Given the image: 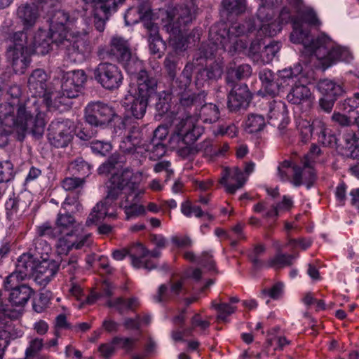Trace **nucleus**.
<instances>
[{
    "label": "nucleus",
    "mask_w": 359,
    "mask_h": 359,
    "mask_svg": "<svg viewBox=\"0 0 359 359\" xmlns=\"http://www.w3.org/2000/svg\"><path fill=\"white\" fill-rule=\"evenodd\" d=\"M266 123L263 116L259 114H250L245 123V129L250 133H255L263 130Z\"/></svg>",
    "instance_id": "ea45409f"
},
{
    "label": "nucleus",
    "mask_w": 359,
    "mask_h": 359,
    "mask_svg": "<svg viewBox=\"0 0 359 359\" xmlns=\"http://www.w3.org/2000/svg\"><path fill=\"white\" fill-rule=\"evenodd\" d=\"M222 176L219 180L229 194H234L238 189H241L247 181L248 177L238 167L232 168H226L222 171Z\"/></svg>",
    "instance_id": "aec40b11"
},
{
    "label": "nucleus",
    "mask_w": 359,
    "mask_h": 359,
    "mask_svg": "<svg viewBox=\"0 0 359 359\" xmlns=\"http://www.w3.org/2000/svg\"><path fill=\"white\" fill-rule=\"evenodd\" d=\"M114 109L100 102H91L86 107V120L92 126H102L112 120Z\"/></svg>",
    "instance_id": "f3484780"
},
{
    "label": "nucleus",
    "mask_w": 359,
    "mask_h": 359,
    "mask_svg": "<svg viewBox=\"0 0 359 359\" xmlns=\"http://www.w3.org/2000/svg\"><path fill=\"white\" fill-rule=\"evenodd\" d=\"M200 118L204 122L212 123L219 118V110L217 105L208 103L201 107L199 112Z\"/></svg>",
    "instance_id": "f704fd0d"
},
{
    "label": "nucleus",
    "mask_w": 359,
    "mask_h": 359,
    "mask_svg": "<svg viewBox=\"0 0 359 359\" xmlns=\"http://www.w3.org/2000/svg\"><path fill=\"white\" fill-rule=\"evenodd\" d=\"M123 161L119 154H114L99 167L100 174L112 173V176L107 197L93 208L86 225L97 224L105 217L114 218L116 213L114 201L118 198H121L119 204L124 210L126 219H134L147 214L145 206L134 201L140 194H144V191L138 190L137 184L130 181L133 175L132 171L125 169L120 172L118 170Z\"/></svg>",
    "instance_id": "f03ea898"
},
{
    "label": "nucleus",
    "mask_w": 359,
    "mask_h": 359,
    "mask_svg": "<svg viewBox=\"0 0 359 359\" xmlns=\"http://www.w3.org/2000/svg\"><path fill=\"white\" fill-rule=\"evenodd\" d=\"M318 89L320 93L326 97L337 98L344 93L341 84L329 79H323L318 82Z\"/></svg>",
    "instance_id": "7c9ffc66"
},
{
    "label": "nucleus",
    "mask_w": 359,
    "mask_h": 359,
    "mask_svg": "<svg viewBox=\"0 0 359 359\" xmlns=\"http://www.w3.org/2000/svg\"><path fill=\"white\" fill-rule=\"evenodd\" d=\"M83 184V180L76 177H67L62 183V187L67 191L74 190Z\"/></svg>",
    "instance_id": "052dcab7"
},
{
    "label": "nucleus",
    "mask_w": 359,
    "mask_h": 359,
    "mask_svg": "<svg viewBox=\"0 0 359 359\" xmlns=\"http://www.w3.org/2000/svg\"><path fill=\"white\" fill-rule=\"evenodd\" d=\"M297 168L298 166L294 165L290 161L285 160L278 167V176L280 180L287 181L292 175H294Z\"/></svg>",
    "instance_id": "a18cd8bd"
},
{
    "label": "nucleus",
    "mask_w": 359,
    "mask_h": 359,
    "mask_svg": "<svg viewBox=\"0 0 359 359\" xmlns=\"http://www.w3.org/2000/svg\"><path fill=\"white\" fill-rule=\"evenodd\" d=\"M259 4L257 11L258 19L264 20L267 15L273 16V8L278 6L283 0H257Z\"/></svg>",
    "instance_id": "e433bc0d"
},
{
    "label": "nucleus",
    "mask_w": 359,
    "mask_h": 359,
    "mask_svg": "<svg viewBox=\"0 0 359 359\" xmlns=\"http://www.w3.org/2000/svg\"><path fill=\"white\" fill-rule=\"evenodd\" d=\"M91 7L93 8L94 11V16L95 18L97 19L96 21H95V26L96 29L102 32L104 29V18H107V14L110 12H107L104 13L101 9H95V8L93 6V4H90Z\"/></svg>",
    "instance_id": "6e6d98bb"
},
{
    "label": "nucleus",
    "mask_w": 359,
    "mask_h": 359,
    "mask_svg": "<svg viewBox=\"0 0 359 359\" xmlns=\"http://www.w3.org/2000/svg\"><path fill=\"white\" fill-rule=\"evenodd\" d=\"M34 252L32 255L37 260L49 259L51 252L50 245L42 238H37L34 240Z\"/></svg>",
    "instance_id": "4c0bfd02"
},
{
    "label": "nucleus",
    "mask_w": 359,
    "mask_h": 359,
    "mask_svg": "<svg viewBox=\"0 0 359 359\" xmlns=\"http://www.w3.org/2000/svg\"><path fill=\"white\" fill-rule=\"evenodd\" d=\"M266 110V116L270 124L276 125V122L280 121L278 127L282 128L288 124L287 109L285 102L280 100L269 102Z\"/></svg>",
    "instance_id": "4be33fe9"
},
{
    "label": "nucleus",
    "mask_w": 359,
    "mask_h": 359,
    "mask_svg": "<svg viewBox=\"0 0 359 359\" xmlns=\"http://www.w3.org/2000/svg\"><path fill=\"white\" fill-rule=\"evenodd\" d=\"M149 20L147 19L144 22V27L148 34V41L156 39V38H161L158 33V26Z\"/></svg>",
    "instance_id": "13d9d810"
},
{
    "label": "nucleus",
    "mask_w": 359,
    "mask_h": 359,
    "mask_svg": "<svg viewBox=\"0 0 359 359\" xmlns=\"http://www.w3.org/2000/svg\"><path fill=\"white\" fill-rule=\"evenodd\" d=\"M302 67L297 65L293 69H284L278 72V85L285 86L293 83V86L287 95V100L292 104L310 105L314 97L310 88L302 81Z\"/></svg>",
    "instance_id": "6e6552de"
},
{
    "label": "nucleus",
    "mask_w": 359,
    "mask_h": 359,
    "mask_svg": "<svg viewBox=\"0 0 359 359\" xmlns=\"http://www.w3.org/2000/svg\"><path fill=\"white\" fill-rule=\"evenodd\" d=\"M87 33L86 31L81 33L78 32L65 33L64 36L55 43L65 50L71 60L81 61L91 52V47L87 39Z\"/></svg>",
    "instance_id": "9b49d317"
},
{
    "label": "nucleus",
    "mask_w": 359,
    "mask_h": 359,
    "mask_svg": "<svg viewBox=\"0 0 359 359\" xmlns=\"http://www.w3.org/2000/svg\"><path fill=\"white\" fill-rule=\"evenodd\" d=\"M293 206V200L288 196H284L282 201L266 211L264 216L267 218H275L282 212L289 211Z\"/></svg>",
    "instance_id": "c9c22d12"
},
{
    "label": "nucleus",
    "mask_w": 359,
    "mask_h": 359,
    "mask_svg": "<svg viewBox=\"0 0 359 359\" xmlns=\"http://www.w3.org/2000/svg\"><path fill=\"white\" fill-rule=\"evenodd\" d=\"M250 100V92L247 86L234 87L228 97V107L231 111H236L247 105Z\"/></svg>",
    "instance_id": "cd10ccee"
},
{
    "label": "nucleus",
    "mask_w": 359,
    "mask_h": 359,
    "mask_svg": "<svg viewBox=\"0 0 359 359\" xmlns=\"http://www.w3.org/2000/svg\"><path fill=\"white\" fill-rule=\"evenodd\" d=\"M101 292H92L86 298L88 304H93L102 297H109L112 295L114 287L108 280H104L100 285Z\"/></svg>",
    "instance_id": "c03bdc74"
},
{
    "label": "nucleus",
    "mask_w": 359,
    "mask_h": 359,
    "mask_svg": "<svg viewBox=\"0 0 359 359\" xmlns=\"http://www.w3.org/2000/svg\"><path fill=\"white\" fill-rule=\"evenodd\" d=\"M36 262V259L30 253H25L20 256L15 271L6 278V287H8V285L13 286L33 273Z\"/></svg>",
    "instance_id": "a211bd4d"
},
{
    "label": "nucleus",
    "mask_w": 359,
    "mask_h": 359,
    "mask_svg": "<svg viewBox=\"0 0 359 359\" xmlns=\"http://www.w3.org/2000/svg\"><path fill=\"white\" fill-rule=\"evenodd\" d=\"M220 26L224 28L222 33L218 32L217 26H213L210 30V43L212 46L210 50L204 52L205 57L214 55L215 52L219 48L228 50L231 55L247 52V42L243 39H238L239 36L246 31L244 25L235 23L228 30L225 29L224 24Z\"/></svg>",
    "instance_id": "423d86ee"
},
{
    "label": "nucleus",
    "mask_w": 359,
    "mask_h": 359,
    "mask_svg": "<svg viewBox=\"0 0 359 359\" xmlns=\"http://www.w3.org/2000/svg\"><path fill=\"white\" fill-rule=\"evenodd\" d=\"M90 148L94 153L105 156L111 151V144L109 142L93 140L90 142Z\"/></svg>",
    "instance_id": "3c124183"
},
{
    "label": "nucleus",
    "mask_w": 359,
    "mask_h": 359,
    "mask_svg": "<svg viewBox=\"0 0 359 359\" xmlns=\"http://www.w3.org/2000/svg\"><path fill=\"white\" fill-rule=\"evenodd\" d=\"M182 280H177L172 283L169 291L165 285H161L159 287L157 294L154 296V299L157 302H161L169 298L171 295H177L182 290Z\"/></svg>",
    "instance_id": "72a5a7b5"
},
{
    "label": "nucleus",
    "mask_w": 359,
    "mask_h": 359,
    "mask_svg": "<svg viewBox=\"0 0 359 359\" xmlns=\"http://www.w3.org/2000/svg\"><path fill=\"white\" fill-rule=\"evenodd\" d=\"M214 306L217 310L218 318L224 320L226 318L235 311L236 307L228 303H221L215 304Z\"/></svg>",
    "instance_id": "864d4df0"
},
{
    "label": "nucleus",
    "mask_w": 359,
    "mask_h": 359,
    "mask_svg": "<svg viewBox=\"0 0 359 359\" xmlns=\"http://www.w3.org/2000/svg\"><path fill=\"white\" fill-rule=\"evenodd\" d=\"M11 42L7 50V57L17 74L25 72L30 63L32 53L44 55L50 50V39L42 31L36 33L30 39L27 32H15L11 37Z\"/></svg>",
    "instance_id": "39448f33"
},
{
    "label": "nucleus",
    "mask_w": 359,
    "mask_h": 359,
    "mask_svg": "<svg viewBox=\"0 0 359 359\" xmlns=\"http://www.w3.org/2000/svg\"><path fill=\"white\" fill-rule=\"evenodd\" d=\"M222 69L218 64H215L213 66L203 69L201 72V75L205 74L209 79H216L222 76Z\"/></svg>",
    "instance_id": "680f3d73"
},
{
    "label": "nucleus",
    "mask_w": 359,
    "mask_h": 359,
    "mask_svg": "<svg viewBox=\"0 0 359 359\" xmlns=\"http://www.w3.org/2000/svg\"><path fill=\"white\" fill-rule=\"evenodd\" d=\"M284 285L282 283H276L271 288L263 290L264 294H267L271 298L277 299L280 298L283 293Z\"/></svg>",
    "instance_id": "4d7b16f0"
},
{
    "label": "nucleus",
    "mask_w": 359,
    "mask_h": 359,
    "mask_svg": "<svg viewBox=\"0 0 359 359\" xmlns=\"http://www.w3.org/2000/svg\"><path fill=\"white\" fill-rule=\"evenodd\" d=\"M182 212L187 217L195 216L196 217H201L202 216L206 217L209 219H212V217L208 214L205 213L200 207L192 205L190 202H186L182 205L181 207Z\"/></svg>",
    "instance_id": "49530a36"
},
{
    "label": "nucleus",
    "mask_w": 359,
    "mask_h": 359,
    "mask_svg": "<svg viewBox=\"0 0 359 359\" xmlns=\"http://www.w3.org/2000/svg\"><path fill=\"white\" fill-rule=\"evenodd\" d=\"M222 5L229 13L240 14L245 11L246 0H223Z\"/></svg>",
    "instance_id": "09e8293b"
},
{
    "label": "nucleus",
    "mask_w": 359,
    "mask_h": 359,
    "mask_svg": "<svg viewBox=\"0 0 359 359\" xmlns=\"http://www.w3.org/2000/svg\"><path fill=\"white\" fill-rule=\"evenodd\" d=\"M57 269V264L53 260H39V262H36L33 274L39 284L46 285L56 274Z\"/></svg>",
    "instance_id": "5701e85b"
},
{
    "label": "nucleus",
    "mask_w": 359,
    "mask_h": 359,
    "mask_svg": "<svg viewBox=\"0 0 359 359\" xmlns=\"http://www.w3.org/2000/svg\"><path fill=\"white\" fill-rule=\"evenodd\" d=\"M107 305L109 307L114 308L120 313L129 310V308H128V299H123L121 297L116 298L114 300H108Z\"/></svg>",
    "instance_id": "bf43d9fd"
},
{
    "label": "nucleus",
    "mask_w": 359,
    "mask_h": 359,
    "mask_svg": "<svg viewBox=\"0 0 359 359\" xmlns=\"http://www.w3.org/2000/svg\"><path fill=\"white\" fill-rule=\"evenodd\" d=\"M302 164V168L298 167L297 170L295 171L292 182L296 187L305 184L307 188H310L316 181V173L307 156H304Z\"/></svg>",
    "instance_id": "393cba45"
},
{
    "label": "nucleus",
    "mask_w": 359,
    "mask_h": 359,
    "mask_svg": "<svg viewBox=\"0 0 359 359\" xmlns=\"http://www.w3.org/2000/svg\"><path fill=\"white\" fill-rule=\"evenodd\" d=\"M151 15V6L149 3H144L138 8H130L125 14L124 18L127 25L137 23L140 20L150 19Z\"/></svg>",
    "instance_id": "c85d7f7f"
},
{
    "label": "nucleus",
    "mask_w": 359,
    "mask_h": 359,
    "mask_svg": "<svg viewBox=\"0 0 359 359\" xmlns=\"http://www.w3.org/2000/svg\"><path fill=\"white\" fill-rule=\"evenodd\" d=\"M119 62L123 65L126 71L129 74L133 75L137 74V75L141 71H144L142 69V62L136 57L133 56L131 52L129 53V57L128 58L122 59Z\"/></svg>",
    "instance_id": "a19ab883"
},
{
    "label": "nucleus",
    "mask_w": 359,
    "mask_h": 359,
    "mask_svg": "<svg viewBox=\"0 0 359 359\" xmlns=\"http://www.w3.org/2000/svg\"><path fill=\"white\" fill-rule=\"evenodd\" d=\"M76 22L75 17H72L65 11H56L51 20L50 25V36H49L46 30L39 29V32H45L47 37L50 39V43L58 42L65 35V33H69Z\"/></svg>",
    "instance_id": "4468645a"
},
{
    "label": "nucleus",
    "mask_w": 359,
    "mask_h": 359,
    "mask_svg": "<svg viewBox=\"0 0 359 359\" xmlns=\"http://www.w3.org/2000/svg\"><path fill=\"white\" fill-rule=\"evenodd\" d=\"M18 15L24 26L29 27L36 23L39 13L35 6L24 5L18 8Z\"/></svg>",
    "instance_id": "2f4dec72"
},
{
    "label": "nucleus",
    "mask_w": 359,
    "mask_h": 359,
    "mask_svg": "<svg viewBox=\"0 0 359 359\" xmlns=\"http://www.w3.org/2000/svg\"><path fill=\"white\" fill-rule=\"evenodd\" d=\"M193 19V13L188 7H180L173 11V17L165 25L170 34L169 41L175 50L182 52L188 46V40L185 34L184 27Z\"/></svg>",
    "instance_id": "1a4fd4ad"
},
{
    "label": "nucleus",
    "mask_w": 359,
    "mask_h": 359,
    "mask_svg": "<svg viewBox=\"0 0 359 359\" xmlns=\"http://www.w3.org/2000/svg\"><path fill=\"white\" fill-rule=\"evenodd\" d=\"M17 284L18 283H15L13 286L8 285V287H6L5 286V288L6 290H11L9 294V301L11 304L14 306L22 308L30 299L33 294V291L32 288L27 285L23 284L17 286Z\"/></svg>",
    "instance_id": "bb28decb"
},
{
    "label": "nucleus",
    "mask_w": 359,
    "mask_h": 359,
    "mask_svg": "<svg viewBox=\"0 0 359 359\" xmlns=\"http://www.w3.org/2000/svg\"><path fill=\"white\" fill-rule=\"evenodd\" d=\"M160 256V251L154 249L147 250L142 244H137L130 250V258L132 264L135 268H143L151 270L156 267L154 259Z\"/></svg>",
    "instance_id": "6ab92c4d"
},
{
    "label": "nucleus",
    "mask_w": 359,
    "mask_h": 359,
    "mask_svg": "<svg viewBox=\"0 0 359 359\" xmlns=\"http://www.w3.org/2000/svg\"><path fill=\"white\" fill-rule=\"evenodd\" d=\"M332 121L342 127L349 126L352 123L351 118L346 114L334 111L332 116Z\"/></svg>",
    "instance_id": "0e129e2a"
},
{
    "label": "nucleus",
    "mask_w": 359,
    "mask_h": 359,
    "mask_svg": "<svg viewBox=\"0 0 359 359\" xmlns=\"http://www.w3.org/2000/svg\"><path fill=\"white\" fill-rule=\"evenodd\" d=\"M297 256L278 253L269 260V266L274 269H281L292 264Z\"/></svg>",
    "instance_id": "37998d69"
},
{
    "label": "nucleus",
    "mask_w": 359,
    "mask_h": 359,
    "mask_svg": "<svg viewBox=\"0 0 359 359\" xmlns=\"http://www.w3.org/2000/svg\"><path fill=\"white\" fill-rule=\"evenodd\" d=\"M273 17L267 15V18L259 19L262 22L260 31L266 36L276 35L281 30L282 25L287 23L291 19V15L286 8L282 9L278 18L273 19Z\"/></svg>",
    "instance_id": "412c9836"
},
{
    "label": "nucleus",
    "mask_w": 359,
    "mask_h": 359,
    "mask_svg": "<svg viewBox=\"0 0 359 359\" xmlns=\"http://www.w3.org/2000/svg\"><path fill=\"white\" fill-rule=\"evenodd\" d=\"M73 123L69 120H55L48 127V140L55 147H67L73 137Z\"/></svg>",
    "instance_id": "2eb2a0df"
},
{
    "label": "nucleus",
    "mask_w": 359,
    "mask_h": 359,
    "mask_svg": "<svg viewBox=\"0 0 359 359\" xmlns=\"http://www.w3.org/2000/svg\"><path fill=\"white\" fill-rule=\"evenodd\" d=\"M137 88L133 95L149 101L156 95L157 81L148 75L146 71H141L137 76Z\"/></svg>",
    "instance_id": "b1692460"
},
{
    "label": "nucleus",
    "mask_w": 359,
    "mask_h": 359,
    "mask_svg": "<svg viewBox=\"0 0 359 359\" xmlns=\"http://www.w3.org/2000/svg\"><path fill=\"white\" fill-rule=\"evenodd\" d=\"M67 286L68 287V292L71 296L75 297L77 300H82V297H83V289L74 279L71 278Z\"/></svg>",
    "instance_id": "5fc2aeb1"
},
{
    "label": "nucleus",
    "mask_w": 359,
    "mask_h": 359,
    "mask_svg": "<svg viewBox=\"0 0 359 359\" xmlns=\"http://www.w3.org/2000/svg\"><path fill=\"white\" fill-rule=\"evenodd\" d=\"M167 129L164 127H158L154 131V138L149 143L142 140L141 133L138 128H134L121 143V149L126 153H143V150L149 153V158L154 161L163 156L166 149L162 140L167 135Z\"/></svg>",
    "instance_id": "0eeeda50"
},
{
    "label": "nucleus",
    "mask_w": 359,
    "mask_h": 359,
    "mask_svg": "<svg viewBox=\"0 0 359 359\" xmlns=\"http://www.w3.org/2000/svg\"><path fill=\"white\" fill-rule=\"evenodd\" d=\"M171 126L175 133L187 146L193 144L201 135L202 129L197 126L196 119L191 116L175 117Z\"/></svg>",
    "instance_id": "f8f14e48"
},
{
    "label": "nucleus",
    "mask_w": 359,
    "mask_h": 359,
    "mask_svg": "<svg viewBox=\"0 0 359 359\" xmlns=\"http://www.w3.org/2000/svg\"><path fill=\"white\" fill-rule=\"evenodd\" d=\"M297 128L299 131L301 141L308 142L312 135L318 137V141L327 147H334L337 144L336 135L329 128L327 124L320 118H316L312 123L306 119H299L297 121Z\"/></svg>",
    "instance_id": "9d476101"
},
{
    "label": "nucleus",
    "mask_w": 359,
    "mask_h": 359,
    "mask_svg": "<svg viewBox=\"0 0 359 359\" xmlns=\"http://www.w3.org/2000/svg\"><path fill=\"white\" fill-rule=\"evenodd\" d=\"M13 174V164L6 161L0 162V198L6 189V182H8Z\"/></svg>",
    "instance_id": "58836bf2"
},
{
    "label": "nucleus",
    "mask_w": 359,
    "mask_h": 359,
    "mask_svg": "<svg viewBox=\"0 0 359 359\" xmlns=\"http://www.w3.org/2000/svg\"><path fill=\"white\" fill-rule=\"evenodd\" d=\"M294 18H292L293 30L290 40L294 43L302 44L306 54L315 55L321 61L324 69H327L337 61L348 62L352 59L351 53L346 48L337 45L327 36L322 34L313 39L305 25L318 27L321 22L313 7H304Z\"/></svg>",
    "instance_id": "7ed1b4c3"
},
{
    "label": "nucleus",
    "mask_w": 359,
    "mask_h": 359,
    "mask_svg": "<svg viewBox=\"0 0 359 359\" xmlns=\"http://www.w3.org/2000/svg\"><path fill=\"white\" fill-rule=\"evenodd\" d=\"M113 342L116 344V346L130 351L134 346L135 340L130 338L115 337L113 339Z\"/></svg>",
    "instance_id": "774afa93"
},
{
    "label": "nucleus",
    "mask_w": 359,
    "mask_h": 359,
    "mask_svg": "<svg viewBox=\"0 0 359 359\" xmlns=\"http://www.w3.org/2000/svg\"><path fill=\"white\" fill-rule=\"evenodd\" d=\"M238 126L233 123H230L219 126L215 134L233 138L238 135Z\"/></svg>",
    "instance_id": "8fccbe9b"
},
{
    "label": "nucleus",
    "mask_w": 359,
    "mask_h": 359,
    "mask_svg": "<svg viewBox=\"0 0 359 359\" xmlns=\"http://www.w3.org/2000/svg\"><path fill=\"white\" fill-rule=\"evenodd\" d=\"M259 79L262 82V85L264 89V92L271 96H274L277 92V88L282 86V85H278V79H276V83L273 82V72L269 69H264L259 72Z\"/></svg>",
    "instance_id": "473e14b6"
},
{
    "label": "nucleus",
    "mask_w": 359,
    "mask_h": 359,
    "mask_svg": "<svg viewBox=\"0 0 359 359\" xmlns=\"http://www.w3.org/2000/svg\"><path fill=\"white\" fill-rule=\"evenodd\" d=\"M43 346L42 339L34 338L29 342V346L25 350V355L32 357L34 359V355L38 353Z\"/></svg>",
    "instance_id": "603ef678"
},
{
    "label": "nucleus",
    "mask_w": 359,
    "mask_h": 359,
    "mask_svg": "<svg viewBox=\"0 0 359 359\" xmlns=\"http://www.w3.org/2000/svg\"><path fill=\"white\" fill-rule=\"evenodd\" d=\"M150 51L152 54H160L165 50V43L161 38L148 41ZM161 57V55H158Z\"/></svg>",
    "instance_id": "e2e57ef3"
},
{
    "label": "nucleus",
    "mask_w": 359,
    "mask_h": 359,
    "mask_svg": "<svg viewBox=\"0 0 359 359\" xmlns=\"http://www.w3.org/2000/svg\"><path fill=\"white\" fill-rule=\"evenodd\" d=\"M340 109L348 112L353 111L359 106V100L355 97L347 98L340 104Z\"/></svg>",
    "instance_id": "338daca9"
},
{
    "label": "nucleus",
    "mask_w": 359,
    "mask_h": 359,
    "mask_svg": "<svg viewBox=\"0 0 359 359\" xmlns=\"http://www.w3.org/2000/svg\"><path fill=\"white\" fill-rule=\"evenodd\" d=\"M149 100L132 93L126 95L123 106L126 112L136 119H141L146 113Z\"/></svg>",
    "instance_id": "a878e982"
},
{
    "label": "nucleus",
    "mask_w": 359,
    "mask_h": 359,
    "mask_svg": "<svg viewBox=\"0 0 359 359\" xmlns=\"http://www.w3.org/2000/svg\"><path fill=\"white\" fill-rule=\"evenodd\" d=\"M280 45L277 41H273L266 45L262 50L260 57L265 63H269L273 60L280 50Z\"/></svg>",
    "instance_id": "de8ad7c7"
},
{
    "label": "nucleus",
    "mask_w": 359,
    "mask_h": 359,
    "mask_svg": "<svg viewBox=\"0 0 359 359\" xmlns=\"http://www.w3.org/2000/svg\"><path fill=\"white\" fill-rule=\"evenodd\" d=\"M49 76L41 69L29 75L27 87L31 97H20L21 89L10 87L0 102V135L8 136L16 133L22 140L27 134L41 136L46 124L44 109H58L63 102L58 93L48 91Z\"/></svg>",
    "instance_id": "f257e3e1"
},
{
    "label": "nucleus",
    "mask_w": 359,
    "mask_h": 359,
    "mask_svg": "<svg viewBox=\"0 0 359 359\" xmlns=\"http://www.w3.org/2000/svg\"><path fill=\"white\" fill-rule=\"evenodd\" d=\"M116 344L113 342L102 344L99 347L101 355L106 358H110L115 352Z\"/></svg>",
    "instance_id": "69168bd1"
},
{
    "label": "nucleus",
    "mask_w": 359,
    "mask_h": 359,
    "mask_svg": "<svg viewBox=\"0 0 359 359\" xmlns=\"http://www.w3.org/2000/svg\"><path fill=\"white\" fill-rule=\"evenodd\" d=\"M95 79L109 90L116 89L123 82V76L119 68L109 62H101L94 69Z\"/></svg>",
    "instance_id": "ddd939ff"
},
{
    "label": "nucleus",
    "mask_w": 359,
    "mask_h": 359,
    "mask_svg": "<svg viewBox=\"0 0 359 359\" xmlns=\"http://www.w3.org/2000/svg\"><path fill=\"white\" fill-rule=\"evenodd\" d=\"M86 75L83 70H74L67 72L62 76L61 89L62 93V100L65 104V97L74 98L86 81Z\"/></svg>",
    "instance_id": "dca6fc26"
},
{
    "label": "nucleus",
    "mask_w": 359,
    "mask_h": 359,
    "mask_svg": "<svg viewBox=\"0 0 359 359\" xmlns=\"http://www.w3.org/2000/svg\"><path fill=\"white\" fill-rule=\"evenodd\" d=\"M125 0H83L87 4H93L95 9H101L104 13L116 11L117 6Z\"/></svg>",
    "instance_id": "79ce46f5"
},
{
    "label": "nucleus",
    "mask_w": 359,
    "mask_h": 359,
    "mask_svg": "<svg viewBox=\"0 0 359 359\" xmlns=\"http://www.w3.org/2000/svg\"><path fill=\"white\" fill-rule=\"evenodd\" d=\"M130 49L128 41L123 38L114 36L110 42V54L117 57L120 61L129 57Z\"/></svg>",
    "instance_id": "c756f323"
},
{
    "label": "nucleus",
    "mask_w": 359,
    "mask_h": 359,
    "mask_svg": "<svg viewBox=\"0 0 359 359\" xmlns=\"http://www.w3.org/2000/svg\"><path fill=\"white\" fill-rule=\"evenodd\" d=\"M80 206L81 205L75 198L67 197L61 208L64 212H60L57 214L55 226L52 227L48 224H43L38 228V234L40 236L50 238L59 236L55 244L59 255H66L71 250L89 246L91 243V235L90 233H79V223L69 213V212H74V208L79 210Z\"/></svg>",
    "instance_id": "20e7f679"
}]
</instances>
